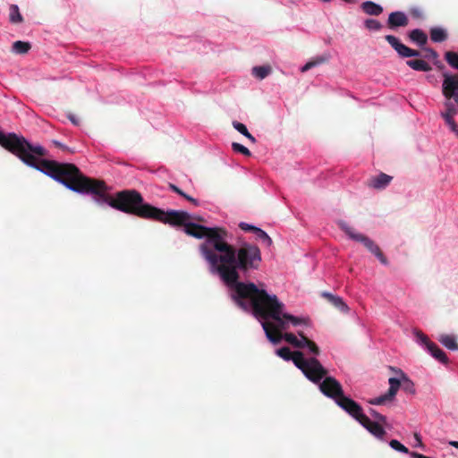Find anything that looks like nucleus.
<instances>
[{"label": "nucleus", "instance_id": "obj_1", "mask_svg": "<svg viewBox=\"0 0 458 458\" xmlns=\"http://www.w3.org/2000/svg\"><path fill=\"white\" fill-rule=\"evenodd\" d=\"M34 168L72 191L95 195L98 204L106 203L114 209L144 219L161 222L167 218L165 210L145 203L142 195L136 190H123L112 197L106 193L107 188L103 181L85 176L73 164L42 159L37 161Z\"/></svg>", "mask_w": 458, "mask_h": 458}, {"label": "nucleus", "instance_id": "obj_2", "mask_svg": "<svg viewBox=\"0 0 458 458\" xmlns=\"http://www.w3.org/2000/svg\"><path fill=\"white\" fill-rule=\"evenodd\" d=\"M216 255V264L210 265V272L219 276L221 280L232 289L231 297L242 310L250 307L261 299L265 289L259 288L254 283L240 282L241 274L248 276L258 270L262 257L259 248L255 244L243 243L239 248L224 241Z\"/></svg>", "mask_w": 458, "mask_h": 458}, {"label": "nucleus", "instance_id": "obj_3", "mask_svg": "<svg viewBox=\"0 0 458 458\" xmlns=\"http://www.w3.org/2000/svg\"><path fill=\"white\" fill-rule=\"evenodd\" d=\"M263 297L256 301L250 309L255 316L264 319L262 327L267 339L276 344L283 338L282 330L289 328L290 325L298 327L308 326L310 319L295 317L284 312V304L281 302L276 294L262 293Z\"/></svg>", "mask_w": 458, "mask_h": 458}, {"label": "nucleus", "instance_id": "obj_4", "mask_svg": "<svg viewBox=\"0 0 458 458\" xmlns=\"http://www.w3.org/2000/svg\"><path fill=\"white\" fill-rule=\"evenodd\" d=\"M165 220L161 223L174 226H183L184 232L197 239L205 238V242L199 245V251L209 266L216 264V255L224 241L227 239L228 233L222 227H207L198 225L191 220V215L182 210H167L165 212Z\"/></svg>", "mask_w": 458, "mask_h": 458}, {"label": "nucleus", "instance_id": "obj_5", "mask_svg": "<svg viewBox=\"0 0 458 458\" xmlns=\"http://www.w3.org/2000/svg\"><path fill=\"white\" fill-rule=\"evenodd\" d=\"M0 145L31 167H34L38 160L35 155L46 156L43 147L33 146L24 137H19L15 133L4 134L0 131Z\"/></svg>", "mask_w": 458, "mask_h": 458}, {"label": "nucleus", "instance_id": "obj_6", "mask_svg": "<svg viewBox=\"0 0 458 458\" xmlns=\"http://www.w3.org/2000/svg\"><path fill=\"white\" fill-rule=\"evenodd\" d=\"M294 365L302 371L309 380L316 384L320 383L327 375V370L318 359H306L303 353H297Z\"/></svg>", "mask_w": 458, "mask_h": 458}, {"label": "nucleus", "instance_id": "obj_7", "mask_svg": "<svg viewBox=\"0 0 458 458\" xmlns=\"http://www.w3.org/2000/svg\"><path fill=\"white\" fill-rule=\"evenodd\" d=\"M337 225L352 240L361 242L369 251H370L379 259L382 264H388L387 259L385 257L379 246L374 241L362 233H357L344 221H339Z\"/></svg>", "mask_w": 458, "mask_h": 458}, {"label": "nucleus", "instance_id": "obj_8", "mask_svg": "<svg viewBox=\"0 0 458 458\" xmlns=\"http://www.w3.org/2000/svg\"><path fill=\"white\" fill-rule=\"evenodd\" d=\"M319 389L326 396L333 399L335 403L344 395L342 385L333 377H326L319 383Z\"/></svg>", "mask_w": 458, "mask_h": 458}, {"label": "nucleus", "instance_id": "obj_9", "mask_svg": "<svg viewBox=\"0 0 458 458\" xmlns=\"http://www.w3.org/2000/svg\"><path fill=\"white\" fill-rule=\"evenodd\" d=\"M414 335L417 340L425 346L428 352L439 362L443 364L448 363V358L446 354L433 342H431L428 337L422 333L420 330H414Z\"/></svg>", "mask_w": 458, "mask_h": 458}, {"label": "nucleus", "instance_id": "obj_10", "mask_svg": "<svg viewBox=\"0 0 458 458\" xmlns=\"http://www.w3.org/2000/svg\"><path fill=\"white\" fill-rule=\"evenodd\" d=\"M336 404L357 421L365 420V414L361 406L352 399L344 395L341 399L337 400Z\"/></svg>", "mask_w": 458, "mask_h": 458}, {"label": "nucleus", "instance_id": "obj_11", "mask_svg": "<svg viewBox=\"0 0 458 458\" xmlns=\"http://www.w3.org/2000/svg\"><path fill=\"white\" fill-rule=\"evenodd\" d=\"M385 39L401 57H413L420 55V51L410 48L409 47L401 43L400 40L393 35H386Z\"/></svg>", "mask_w": 458, "mask_h": 458}, {"label": "nucleus", "instance_id": "obj_12", "mask_svg": "<svg viewBox=\"0 0 458 458\" xmlns=\"http://www.w3.org/2000/svg\"><path fill=\"white\" fill-rule=\"evenodd\" d=\"M388 383H389V389H388L387 393H386L385 394H382L377 398L369 400V403L370 404L382 405L386 401H391L394 398L399 388L401 387V381L399 379H397L396 377H390L388 379Z\"/></svg>", "mask_w": 458, "mask_h": 458}, {"label": "nucleus", "instance_id": "obj_13", "mask_svg": "<svg viewBox=\"0 0 458 458\" xmlns=\"http://www.w3.org/2000/svg\"><path fill=\"white\" fill-rule=\"evenodd\" d=\"M443 76L442 93L447 100H450L454 94L458 92V77L448 73H444Z\"/></svg>", "mask_w": 458, "mask_h": 458}, {"label": "nucleus", "instance_id": "obj_14", "mask_svg": "<svg viewBox=\"0 0 458 458\" xmlns=\"http://www.w3.org/2000/svg\"><path fill=\"white\" fill-rule=\"evenodd\" d=\"M386 24L390 30H394L399 27L408 26L409 18L403 12H393L389 14Z\"/></svg>", "mask_w": 458, "mask_h": 458}, {"label": "nucleus", "instance_id": "obj_15", "mask_svg": "<svg viewBox=\"0 0 458 458\" xmlns=\"http://www.w3.org/2000/svg\"><path fill=\"white\" fill-rule=\"evenodd\" d=\"M370 434L375 436L379 439H383L386 435V430L383 428L381 423L374 422L369 420V418L365 415V420H360L359 421Z\"/></svg>", "mask_w": 458, "mask_h": 458}, {"label": "nucleus", "instance_id": "obj_16", "mask_svg": "<svg viewBox=\"0 0 458 458\" xmlns=\"http://www.w3.org/2000/svg\"><path fill=\"white\" fill-rule=\"evenodd\" d=\"M392 179V176L385 173H380L378 175L369 178L367 182V185L369 188L382 190L391 182Z\"/></svg>", "mask_w": 458, "mask_h": 458}, {"label": "nucleus", "instance_id": "obj_17", "mask_svg": "<svg viewBox=\"0 0 458 458\" xmlns=\"http://www.w3.org/2000/svg\"><path fill=\"white\" fill-rule=\"evenodd\" d=\"M322 297L325 298L327 301H329L333 306L338 309L340 311L344 313H347L349 311V307L344 301L343 298L337 295H334L330 293L324 292L322 293Z\"/></svg>", "mask_w": 458, "mask_h": 458}, {"label": "nucleus", "instance_id": "obj_18", "mask_svg": "<svg viewBox=\"0 0 458 458\" xmlns=\"http://www.w3.org/2000/svg\"><path fill=\"white\" fill-rule=\"evenodd\" d=\"M409 38L419 47H423L428 42L427 34L420 29H415L409 32Z\"/></svg>", "mask_w": 458, "mask_h": 458}, {"label": "nucleus", "instance_id": "obj_19", "mask_svg": "<svg viewBox=\"0 0 458 458\" xmlns=\"http://www.w3.org/2000/svg\"><path fill=\"white\" fill-rule=\"evenodd\" d=\"M360 7L369 15L378 16L383 13V7L372 1L362 3Z\"/></svg>", "mask_w": 458, "mask_h": 458}, {"label": "nucleus", "instance_id": "obj_20", "mask_svg": "<svg viewBox=\"0 0 458 458\" xmlns=\"http://www.w3.org/2000/svg\"><path fill=\"white\" fill-rule=\"evenodd\" d=\"M396 372L400 374V378L398 379L401 381V386L403 390L410 394H415V387L413 382L407 377V375L402 369H398L396 370Z\"/></svg>", "mask_w": 458, "mask_h": 458}, {"label": "nucleus", "instance_id": "obj_21", "mask_svg": "<svg viewBox=\"0 0 458 458\" xmlns=\"http://www.w3.org/2000/svg\"><path fill=\"white\" fill-rule=\"evenodd\" d=\"M298 335L301 336V339H298L297 336L295 335H293V333H285L283 335V338H284V340L287 343L291 344L294 347L302 349L303 343H304L303 337H306V336L304 335L302 331H298Z\"/></svg>", "mask_w": 458, "mask_h": 458}, {"label": "nucleus", "instance_id": "obj_22", "mask_svg": "<svg viewBox=\"0 0 458 458\" xmlns=\"http://www.w3.org/2000/svg\"><path fill=\"white\" fill-rule=\"evenodd\" d=\"M406 64L411 69L420 72H429L432 69L427 62L421 59L408 60Z\"/></svg>", "mask_w": 458, "mask_h": 458}, {"label": "nucleus", "instance_id": "obj_23", "mask_svg": "<svg viewBox=\"0 0 458 458\" xmlns=\"http://www.w3.org/2000/svg\"><path fill=\"white\" fill-rule=\"evenodd\" d=\"M447 32L442 28L434 27L430 29V38L434 42H444L447 39Z\"/></svg>", "mask_w": 458, "mask_h": 458}, {"label": "nucleus", "instance_id": "obj_24", "mask_svg": "<svg viewBox=\"0 0 458 458\" xmlns=\"http://www.w3.org/2000/svg\"><path fill=\"white\" fill-rule=\"evenodd\" d=\"M438 341L449 350H458V344L454 336L450 335H442Z\"/></svg>", "mask_w": 458, "mask_h": 458}, {"label": "nucleus", "instance_id": "obj_25", "mask_svg": "<svg viewBox=\"0 0 458 458\" xmlns=\"http://www.w3.org/2000/svg\"><path fill=\"white\" fill-rule=\"evenodd\" d=\"M327 60H328V56H326V55L317 56L316 58L309 61L305 65H303L301 68V72H305L313 67H316L319 64L327 63Z\"/></svg>", "mask_w": 458, "mask_h": 458}, {"label": "nucleus", "instance_id": "obj_26", "mask_svg": "<svg viewBox=\"0 0 458 458\" xmlns=\"http://www.w3.org/2000/svg\"><path fill=\"white\" fill-rule=\"evenodd\" d=\"M297 353H302L301 352H291L288 347H282L276 350V354L284 359V360H293L294 362V359L297 357Z\"/></svg>", "mask_w": 458, "mask_h": 458}, {"label": "nucleus", "instance_id": "obj_27", "mask_svg": "<svg viewBox=\"0 0 458 458\" xmlns=\"http://www.w3.org/2000/svg\"><path fill=\"white\" fill-rule=\"evenodd\" d=\"M271 72L272 68L270 65L255 66L252 68V74L259 80L265 79Z\"/></svg>", "mask_w": 458, "mask_h": 458}, {"label": "nucleus", "instance_id": "obj_28", "mask_svg": "<svg viewBox=\"0 0 458 458\" xmlns=\"http://www.w3.org/2000/svg\"><path fill=\"white\" fill-rule=\"evenodd\" d=\"M30 48L31 45L30 42L18 40L13 44V51L19 55L27 54Z\"/></svg>", "mask_w": 458, "mask_h": 458}, {"label": "nucleus", "instance_id": "obj_29", "mask_svg": "<svg viewBox=\"0 0 458 458\" xmlns=\"http://www.w3.org/2000/svg\"><path fill=\"white\" fill-rule=\"evenodd\" d=\"M9 20L12 23L22 22L23 18L20 13V9H19L18 5L12 4L10 6Z\"/></svg>", "mask_w": 458, "mask_h": 458}, {"label": "nucleus", "instance_id": "obj_30", "mask_svg": "<svg viewBox=\"0 0 458 458\" xmlns=\"http://www.w3.org/2000/svg\"><path fill=\"white\" fill-rule=\"evenodd\" d=\"M233 127L241 134L249 139L252 143L256 142V139L249 132L247 127L243 123L237 121H233Z\"/></svg>", "mask_w": 458, "mask_h": 458}, {"label": "nucleus", "instance_id": "obj_31", "mask_svg": "<svg viewBox=\"0 0 458 458\" xmlns=\"http://www.w3.org/2000/svg\"><path fill=\"white\" fill-rule=\"evenodd\" d=\"M168 187L171 191H173L174 192L177 193L178 195L182 196V198H184L185 199H187L188 201H190L191 203H192L195 207H198L199 205V202L198 199L191 197L190 195L186 194L185 192H183L180 188H178L175 184L174 183H169L168 184Z\"/></svg>", "mask_w": 458, "mask_h": 458}, {"label": "nucleus", "instance_id": "obj_32", "mask_svg": "<svg viewBox=\"0 0 458 458\" xmlns=\"http://www.w3.org/2000/svg\"><path fill=\"white\" fill-rule=\"evenodd\" d=\"M446 111L441 114V116L445 119L446 117L454 118V116L458 113V107L452 102L445 103Z\"/></svg>", "mask_w": 458, "mask_h": 458}, {"label": "nucleus", "instance_id": "obj_33", "mask_svg": "<svg viewBox=\"0 0 458 458\" xmlns=\"http://www.w3.org/2000/svg\"><path fill=\"white\" fill-rule=\"evenodd\" d=\"M364 26L367 30L371 31H378L383 28L381 22L375 19H367L364 21Z\"/></svg>", "mask_w": 458, "mask_h": 458}, {"label": "nucleus", "instance_id": "obj_34", "mask_svg": "<svg viewBox=\"0 0 458 458\" xmlns=\"http://www.w3.org/2000/svg\"><path fill=\"white\" fill-rule=\"evenodd\" d=\"M445 59L453 68H458V54L453 51H447L445 54Z\"/></svg>", "mask_w": 458, "mask_h": 458}, {"label": "nucleus", "instance_id": "obj_35", "mask_svg": "<svg viewBox=\"0 0 458 458\" xmlns=\"http://www.w3.org/2000/svg\"><path fill=\"white\" fill-rule=\"evenodd\" d=\"M303 348L307 347L310 350V352H311L314 355L319 354L320 350L313 341L310 340L307 336L303 337Z\"/></svg>", "mask_w": 458, "mask_h": 458}, {"label": "nucleus", "instance_id": "obj_36", "mask_svg": "<svg viewBox=\"0 0 458 458\" xmlns=\"http://www.w3.org/2000/svg\"><path fill=\"white\" fill-rule=\"evenodd\" d=\"M254 233L256 234L258 239L264 241L266 242L267 246L272 245V242H273L272 239L262 229L258 227Z\"/></svg>", "mask_w": 458, "mask_h": 458}, {"label": "nucleus", "instance_id": "obj_37", "mask_svg": "<svg viewBox=\"0 0 458 458\" xmlns=\"http://www.w3.org/2000/svg\"><path fill=\"white\" fill-rule=\"evenodd\" d=\"M232 148L233 151L239 152L245 157H250L251 155L250 151L246 147L237 142H233L232 144Z\"/></svg>", "mask_w": 458, "mask_h": 458}, {"label": "nucleus", "instance_id": "obj_38", "mask_svg": "<svg viewBox=\"0 0 458 458\" xmlns=\"http://www.w3.org/2000/svg\"><path fill=\"white\" fill-rule=\"evenodd\" d=\"M389 445L393 449H394L398 452H401L403 454L409 453V449L406 446H404L403 444H401L398 440L393 439L390 441Z\"/></svg>", "mask_w": 458, "mask_h": 458}, {"label": "nucleus", "instance_id": "obj_39", "mask_svg": "<svg viewBox=\"0 0 458 458\" xmlns=\"http://www.w3.org/2000/svg\"><path fill=\"white\" fill-rule=\"evenodd\" d=\"M369 413L374 418V420H375L374 422H378V423H381V424H386V417L382 415V414H380L376 410L370 409L369 410Z\"/></svg>", "mask_w": 458, "mask_h": 458}, {"label": "nucleus", "instance_id": "obj_40", "mask_svg": "<svg viewBox=\"0 0 458 458\" xmlns=\"http://www.w3.org/2000/svg\"><path fill=\"white\" fill-rule=\"evenodd\" d=\"M445 122L450 127L451 131L453 132H454L456 134V136L458 137V125L456 124L454 118L446 117V119H445Z\"/></svg>", "mask_w": 458, "mask_h": 458}, {"label": "nucleus", "instance_id": "obj_41", "mask_svg": "<svg viewBox=\"0 0 458 458\" xmlns=\"http://www.w3.org/2000/svg\"><path fill=\"white\" fill-rule=\"evenodd\" d=\"M425 57L428 59L436 60L438 58V54L433 48H424Z\"/></svg>", "mask_w": 458, "mask_h": 458}, {"label": "nucleus", "instance_id": "obj_42", "mask_svg": "<svg viewBox=\"0 0 458 458\" xmlns=\"http://www.w3.org/2000/svg\"><path fill=\"white\" fill-rule=\"evenodd\" d=\"M240 228L243 231H246V232H252V233H255V231L257 230L258 227L254 226V225H249L247 223H244V222H242L240 223L239 225Z\"/></svg>", "mask_w": 458, "mask_h": 458}, {"label": "nucleus", "instance_id": "obj_43", "mask_svg": "<svg viewBox=\"0 0 458 458\" xmlns=\"http://www.w3.org/2000/svg\"><path fill=\"white\" fill-rule=\"evenodd\" d=\"M411 14L415 18L421 17V12L419 9L411 10Z\"/></svg>", "mask_w": 458, "mask_h": 458}, {"label": "nucleus", "instance_id": "obj_44", "mask_svg": "<svg viewBox=\"0 0 458 458\" xmlns=\"http://www.w3.org/2000/svg\"><path fill=\"white\" fill-rule=\"evenodd\" d=\"M68 118H69V120H70L73 124H75V125H78V124H79V121H78V119L75 117V115H73V114H68Z\"/></svg>", "mask_w": 458, "mask_h": 458}, {"label": "nucleus", "instance_id": "obj_45", "mask_svg": "<svg viewBox=\"0 0 458 458\" xmlns=\"http://www.w3.org/2000/svg\"><path fill=\"white\" fill-rule=\"evenodd\" d=\"M414 437H415L416 441H418L419 445H422L421 437L418 433L414 434Z\"/></svg>", "mask_w": 458, "mask_h": 458}, {"label": "nucleus", "instance_id": "obj_46", "mask_svg": "<svg viewBox=\"0 0 458 458\" xmlns=\"http://www.w3.org/2000/svg\"><path fill=\"white\" fill-rule=\"evenodd\" d=\"M451 446H454L458 449V441H449L448 443Z\"/></svg>", "mask_w": 458, "mask_h": 458}, {"label": "nucleus", "instance_id": "obj_47", "mask_svg": "<svg viewBox=\"0 0 458 458\" xmlns=\"http://www.w3.org/2000/svg\"><path fill=\"white\" fill-rule=\"evenodd\" d=\"M344 2H346V3H352V2H353L354 0H344Z\"/></svg>", "mask_w": 458, "mask_h": 458}, {"label": "nucleus", "instance_id": "obj_48", "mask_svg": "<svg viewBox=\"0 0 458 458\" xmlns=\"http://www.w3.org/2000/svg\"><path fill=\"white\" fill-rule=\"evenodd\" d=\"M458 70V68H456Z\"/></svg>", "mask_w": 458, "mask_h": 458}]
</instances>
